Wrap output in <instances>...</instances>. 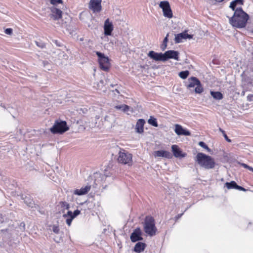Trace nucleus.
Returning a JSON list of instances; mask_svg holds the SVG:
<instances>
[{"instance_id":"obj_1","label":"nucleus","mask_w":253,"mask_h":253,"mask_svg":"<svg viewBox=\"0 0 253 253\" xmlns=\"http://www.w3.org/2000/svg\"><path fill=\"white\" fill-rule=\"evenodd\" d=\"M249 18L248 14L243 11L242 7H237L233 15L229 18V21L233 27L242 28L246 26Z\"/></svg>"},{"instance_id":"obj_2","label":"nucleus","mask_w":253,"mask_h":253,"mask_svg":"<svg viewBox=\"0 0 253 253\" xmlns=\"http://www.w3.org/2000/svg\"><path fill=\"white\" fill-rule=\"evenodd\" d=\"M195 161L202 167L206 169H212L215 167L214 159L211 156L203 153H198L196 157Z\"/></svg>"},{"instance_id":"obj_3","label":"nucleus","mask_w":253,"mask_h":253,"mask_svg":"<svg viewBox=\"0 0 253 253\" xmlns=\"http://www.w3.org/2000/svg\"><path fill=\"white\" fill-rule=\"evenodd\" d=\"M144 231L145 233L150 236L156 235L157 229L155 225L154 218L151 216H146L143 223Z\"/></svg>"},{"instance_id":"obj_4","label":"nucleus","mask_w":253,"mask_h":253,"mask_svg":"<svg viewBox=\"0 0 253 253\" xmlns=\"http://www.w3.org/2000/svg\"><path fill=\"white\" fill-rule=\"evenodd\" d=\"M69 129L66 121L57 120L55 121L53 126L50 128V130L53 134H63Z\"/></svg>"},{"instance_id":"obj_5","label":"nucleus","mask_w":253,"mask_h":253,"mask_svg":"<svg viewBox=\"0 0 253 253\" xmlns=\"http://www.w3.org/2000/svg\"><path fill=\"white\" fill-rule=\"evenodd\" d=\"M117 160L120 164L130 166L132 163V155L125 149L120 148Z\"/></svg>"},{"instance_id":"obj_6","label":"nucleus","mask_w":253,"mask_h":253,"mask_svg":"<svg viewBox=\"0 0 253 253\" xmlns=\"http://www.w3.org/2000/svg\"><path fill=\"white\" fill-rule=\"evenodd\" d=\"M189 84L186 85L187 88H192L196 86L195 92L196 93H201L203 91V87L202 84L196 77H192L188 79Z\"/></svg>"},{"instance_id":"obj_7","label":"nucleus","mask_w":253,"mask_h":253,"mask_svg":"<svg viewBox=\"0 0 253 253\" xmlns=\"http://www.w3.org/2000/svg\"><path fill=\"white\" fill-rule=\"evenodd\" d=\"M159 6L163 9V14L165 17L168 18H172V12L169 3L168 1H161Z\"/></svg>"},{"instance_id":"obj_8","label":"nucleus","mask_w":253,"mask_h":253,"mask_svg":"<svg viewBox=\"0 0 253 253\" xmlns=\"http://www.w3.org/2000/svg\"><path fill=\"white\" fill-rule=\"evenodd\" d=\"M102 0H90L89 8L93 13L99 12L102 9Z\"/></svg>"},{"instance_id":"obj_9","label":"nucleus","mask_w":253,"mask_h":253,"mask_svg":"<svg viewBox=\"0 0 253 253\" xmlns=\"http://www.w3.org/2000/svg\"><path fill=\"white\" fill-rule=\"evenodd\" d=\"M115 44L122 52H127L129 50L128 44L123 38L118 39L115 42Z\"/></svg>"},{"instance_id":"obj_10","label":"nucleus","mask_w":253,"mask_h":253,"mask_svg":"<svg viewBox=\"0 0 253 253\" xmlns=\"http://www.w3.org/2000/svg\"><path fill=\"white\" fill-rule=\"evenodd\" d=\"M165 61L169 59H173L174 60H179V52L177 51L169 50L164 53Z\"/></svg>"},{"instance_id":"obj_11","label":"nucleus","mask_w":253,"mask_h":253,"mask_svg":"<svg viewBox=\"0 0 253 253\" xmlns=\"http://www.w3.org/2000/svg\"><path fill=\"white\" fill-rule=\"evenodd\" d=\"M130 238L131 241L133 243L143 240L142 232L140 228H137L133 230L130 235Z\"/></svg>"},{"instance_id":"obj_12","label":"nucleus","mask_w":253,"mask_h":253,"mask_svg":"<svg viewBox=\"0 0 253 253\" xmlns=\"http://www.w3.org/2000/svg\"><path fill=\"white\" fill-rule=\"evenodd\" d=\"M193 38L192 35H189L187 33V31L175 35L174 42L176 43H180L182 42V40L184 39H191Z\"/></svg>"},{"instance_id":"obj_13","label":"nucleus","mask_w":253,"mask_h":253,"mask_svg":"<svg viewBox=\"0 0 253 253\" xmlns=\"http://www.w3.org/2000/svg\"><path fill=\"white\" fill-rule=\"evenodd\" d=\"M103 28L104 34L105 36L111 35L114 27L112 22H110L108 18L105 21Z\"/></svg>"},{"instance_id":"obj_14","label":"nucleus","mask_w":253,"mask_h":253,"mask_svg":"<svg viewBox=\"0 0 253 253\" xmlns=\"http://www.w3.org/2000/svg\"><path fill=\"white\" fill-rule=\"evenodd\" d=\"M174 132L178 135L189 136L190 132L186 129H184L181 125L175 124L174 125Z\"/></svg>"},{"instance_id":"obj_15","label":"nucleus","mask_w":253,"mask_h":253,"mask_svg":"<svg viewBox=\"0 0 253 253\" xmlns=\"http://www.w3.org/2000/svg\"><path fill=\"white\" fill-rule=\"evenodd\" d=\"M148 56L151 59L155 61H162L164 60V53H157L154 51H150L148 54Z\"/></svg>"},{"instance_id":"obj_16","label":"nucleus","mask_w":253,"mask_h":253,"mask_svg":"<svg viewBox=\"0 0 253 253\" xmlns=\"http://www.w3.org/2000/svg\"><path fill=\"white\" fill-rule=\"evenodd\" d=\"M100 68L104 71H108L110 68L109 59L108 57L100 59V60L98 61Z\"/></svg>"},{"instance_id":"obj_17","label":"nucleus","mask_w":253,"mask_h":253,"mask_svg":"<svg viewBox=\"0 0 253 253\" xmlns=\"http://www.w3.org/2000/svg\"><path fill=\"white\" fill-rule=\"evenodd\" d=\"M1 232L2 233L1 235L2 236L3 240L5 242L11 241V239H13L15 237L14 235V231L12 232V231H9V230L5 231L1 230Z\"/></svg>"},{"instance_id":"obj_18","label":"nucleus","mask_w":253,"mask_h":253,"mask_svg":"<svg viewBox=\"0 0 253 253\" xmlns=\"http://www.w3.org/2000/svg\"><path fill=\"white\" fill-rule=\"evenodd\" d=\"M154 155L155 157H163L168 159H171L172 157V154L169 152L165 150L155 151Z\"/></svg>"},{"instance_id":"obj_19","label":"nucleus","mask_w":253,"mask_h":253,"mask_svg":"<svg viewBox=\"0 0 253 253\" xmlns=\"http://www.w3.org/2000/svg\"><path fill=\"white\" fill-rule=\"evenodd\" d=\"M90 185H87L84 187H82L81 189H75L73 192V194L78 196L84 195L87 194L90 191Z\"/></svg>"},{"instance_id":"obj_20","label":"nucleus","mask_w":253,"mask_h":253,"mask_svg":"<svg viewBox=\"0 0 253 253\" xmlns=\"http://www.w3.org/2000/svg\"><path fill=\"white\" fill-rule=\"evenodd\" d=\"M172 152L174 156L176 158H183L185 154H183L178 146L176 145H173L171 146Z\"/></svg>"},{"instance_id":"obj_21","label":"nucleus","mask_w":253,"mask_h":253,"mask_svg":"<svg viewBox=\"0 0 253 253\" xmlns=\"http://www.w3.org/2000/svg\"><path fill=\"white\" fill-rule=\"evenodd\" d=\"M145 124V121L144 119H139L136 124L135 130L136 132L138 133H142L144 131V126Z\"/></svg>"},{"instance_id":"obj_22","label":"nucleus","mask_w":253,"mask_h":253,"mask_svg":"<svg viewBox=\"0 0 253 253\" xmlns=\"http://www.w3.org/2000/svg\"><path fill=\"white\" fill-rule=\"evenodd\" d=\"M52 14L51 17L53 18L54 20H57L60 19L62 17V11L57 8H52L51 9Z\"/></svg>"},{"instance_id":"obj_23","label":"nucleus","mask_w":253,"mask_h":253,"mask_svg":"<svg viewBox=\"0 0 253 253\" xmlns=\"http://www.w3.org/2000/svg\"><path fill=\"white\" fill-rule=\"evenodd\" d=\"M146 245L145 243L142 242L137 243L134 248V251L137 253H140L143 251Z\"/></svg>"},{"instance_id":"obj_24","label":"nucleus","mask_w":253,"mask_h":253,"mask_svg":"<svg viewBox=\"0 0 253 253\" xmlns=\"http://www.w3.org/2000/svg\"><path fill=\"white\" fill-rule=\"evenodd\" d=\"M1 180L3 182L4 188H7L8 189L12 190L14 187V184L10 183L9 179L6 177H2Z\"/></svg>"},{"instance_id":"obj_25","label":"nucleus","mask_w":253,"mask_h":253,"mask_svg":"<svg viewBox=\"0 0 253 253\" xmlns=\"http://www.w3.org/2000/svg\"><path fill=\"white\" fill-rule=\"evenodd\" d=\"M243 0H234L230 2L229 7L232 9V10L235 11L236 9V6L237 5H243Z\"/></svg>"},{"instance_id":"obj_26","label":"nucleus","mask_w":253,"mask_h":253,"mask_svg":"<svg viewBox=\"0 0 253 253\" xmlns=\"http://www.w3.org/2000/svg\"><path fill=\"white\" fill-rule=\"evenodd\" d=\"M211 95L212 97L216 100H221L223 98L222 94L219 91H211Z\"/></svg>"},{"instance_id":"obj_27","label":"nucleus","mask_w":253,"mask_h":253,"mask_svg":"<svg viewBox=\"0 0 253 253\" xmlns=\"http://www.w3.org/2000/svg\"><path fill=\"white\" fill-rule=\"evenodd\" d=\"M117 110H121L124 112H127L129 110V107L128 105L123 104L120 105H117L115 107Z\"/></svg>"},{"instance_id":"obj_28","label":"nucleus","mask_w":253,"mask_h":253,"mask_svg":"<svg viewBox=\"0 0 253 253\" xmlns=\"http://www.w3.org/2000/svg\"><path fill=\"white\" fill-rule=\"evenodd\" d=\"M237 184L236 182L234 181H231L230 182H226L225 183V186L228 189H235L236 188Z\"/></svg>"},{"instance_id":"obj_29","label":"nucleus","mask_w":253,"mask_h":253,"mask_svg":"<svg viewBox=\"0 0 253 253\" xmlns=\"http://www.w3.org/2000/svg\"><path fill=\"white\" fill-rule=\"evenodd\" d=\"M148 123L155 127H157L158 126L156 119L152 116L150 117V119L148 120Z\"/></svg>"},{"instance_id":"obj_30","label":"nucleus","mask_w":253,"mask_h":253,"mask_svg":"<svg viewBox=\"0 0 253 253\" xmlns=\"http://www.w3.org/2000/svg\"><path fill=\"white\" fill-rule=\"evenodd\" d=\"M59 204L63 211L65 210H69L70 208L69 204L65 201H61L59 203Z\"/></svg>"},{"instance_id":"obj_31","label":"nucleus","mask_w":253,"mask_h":253,"mask_svg":"<svg viewBox=\"0 0 253 253\" xmlns=\"http://www.w3.org/2000/svg\"><path fill=\"white\" fill-rule=\"evenodd\" d=\"M189 74V72L188 70L183 71L179 72V76L182 79L187 78Z\"/></svg>"},{"instance_id":"obj_32","label":"nucleus","mask_w":253,"mask_h":253,"mask_svg":"<svg viewBox=\"0 0 253 253\" xmlns=\"http://www.w3.org/2000/svg\"><path fill=\"white\" fill-rule=\"evenodd\" d=\"M168 37H169V34H168L166 36V37L165 38V39L163 40V44L161 45V49L162 50H165L167 46V42L168 41Z\"/></svg>"},{"instance_id":"obj_33","label":"nucleus","mask_w":253,"mask_h":253,"mask_svg":"<svg viewBox=\"0 0 253 253\" xmlns=\"http://www.w3.org/2000/svg\"><path fill=\"white\" fill-rule=\"evenodd\" d=\"M199 145L202 148L206 149L208 152H211V149L208 146V145L204 142L200 141L199 143Z\"/></svg>"},{"instance_id":"obj_34","label":"nucleus","mask_w":253,"mask_h":253,"mask_svg":"<svg viewBox=\"0 0 253 253\" xmlns=\"http://www.w3.org/2000/svg\"><path fill=\"white\" fill-rule=\"evenodd\" d=\"M22 199L24 200V202L29 207H32L33 205V201L30 200V199L26 197L25 199L22 198Z\"/></svg>"},{"instance_id":"obj_35","label":"nucleus","mask_w":253,"mask_h":253,"mask_svg":"<svg viewBox=\"0 0 253 253\" xmlns=\"http://www.w3.org/2000/svg\"><path fill=\"white\" fill-rule=\"evenodd\" d=\"M219 131L222 132V133L223 134V135L224 138L225 139V140L227 142H231V140L228 138V137L226 135V133H225L224 130H222L221 128H219Z\"/></svg>"},{"instance_id":"obj_36","label":"nucleus","mask_w":253,"mask_h":253,"mask_svg":"<svg viewBox=\"0 0 253 253\" xmlns=\"http://www.w3.org/2000/svg\"><path fill=\"white\" fill-rule=\"evenodd\" d=\"M35 43L38 46H39V47H40L41 48H43L45 47V43L41 41H40V42L36 41Z\"/></svg>"},{"instance_id":"obj_37","label":"nucleus","mask_w":253,"mask_h":253,"mask_svg":"<svg viewBox=\"0 0 253 253\" xmlns=\"http://www.w3.org/2000/svg\"><path fill=\"white\" fill-rule=\"evenodd\" d=\"M96 54L98 57V61L100 60V59H103V58H105L106 56L104 55V53H102L99 51L96 52Z\"/></svg>"},{"instance_id":"obj_38","label":"nucleus","mask_w":253,"mask_h":253,"mask_svg":"<svg viewBox=\"0 0 253 253\" xmlns=\"http://www.w3.org/2000/svg\"><path fill=\"white\" fill-rule=\"evenodd\" d=\"M4 33L7 35H11L13 33V30L12 28L5 29L4 30Z\"/></svg>"},{"instance_id":"obj_39","label":"nucleus","mask_w":253,"mask_h":253,"mask_svg":"<svg viewBox=\"0 0 253 253\" xmlns=\"http://www.w3.org/2000/svg\"><path fill=\"white\" fill-rule=\"evenodd\" d=\"M72 216H73V212H72V211H68V212H67V213L66 214H64L63 216L65 218H66V217H71Z\"/></svg>"},{"instance_id":"obj_40","label":"nucleus","mask_w":253,"mask_h":253,"mask_svg":"<svg viewBox=\"0 0 253 253\" xmlns=\"http://www.w3.org/2000/svg\"><path fill=\"white\" fill-rule=\"evenodd\" d=\"M52 230L55 233L58 234L60 230H59V228L58 226L53 225V228H52Z\"/></svg>"},{"instance_id":"obj_41","label":"nucleus","mask_w":253,"mask_h":253,"mask_svg":"<svg viewBox=\"0 0 253 253\" xmlns=\"http://www.w3.org/2000/svg\"><path fill=\"white\" fill-rule=\"evenodd\" d=\"M66 218H67V219L66 220V222L68 226H70L71 224L72 221L74 218H73V217H66Z\"/></svg>"},{"instance_id":"obj_42","label":"nucleus","mask_w":253,"mask_h":253,"mask_svg":"<svg viewBox=\"0 0 253 253\" xmlns=\"http://www.w3.org/2000/svg\"><path fill=\"white\" fill-rule=\"evenodd\" d=\"M50 1L51 3L54 5L62 3V0H50Z\"/></svg>"},{"instance_id":"obj_43","label":"nucleus","mask_w":253,"mask_h":253,"mask_svg":"<svg viewBox=\"0 0 253 253\" xmlns=\"http://www.w3.org/2000/svg\"><path fill=\"white\" fill-rule=\"evenodd\" d=\"M81 211H80L78 210H75L74 212H73V216H72V217H73V218H75L77 216H78L79 214H80Z\"/></svg>"},{"instance_id":"obj_44","label":"nucleus","mask_w":253,"mask_h":253,"mask_svg":"<svg viewBox=\"0 0 253 253\" xmlns=\"http://www.w3.org/2000/svg\"><path fill=\"white\" fill-rule=\"evenodd\" d=\"M19 228L20 229L21 231H24L25 229V223L22 222H21L20 224V225H19Z\"/></svg>"},{"instance_id":"obj_45","label":"nucleus","mask_w":253,"mask_h":253,"mask_svg":"<svg viewBox=\"0 0 253 253\" xmlns=\"http://www.w3.org/2000/svg\"><path fill=\"white\" fill-rule=\"evenodd\" d=\"M248 100L249 101H252L253 100V95H250L248 96Z\"/></svg>"},{"instance_id":"obj_46","label":"nucleus","mask_w":253,"mask_h":253,"mask_svg":"<svg viewBox=\"0 0 253 253\" xmlns=\"http://www.w3.org/2000/svg\"><path fill=\"white\" fill-rule=\"evenodd\" d=\"M242 166L244 168H246V169H248V168H249V166L248 165L246 164H244V163H243L242 164Z\"/></svg>"},{"instance_id":"obj_47","label":"nucleus","mask_w":253,"mask_h":253,"mask_svg":"<svg viewBox=\"0 0 253 253\" xmlns=\"http://www.w3.org/2000/svg\"><path fill=\"white\" fill-rule=\"evenodd\" d=\"M242 186H239L238 185H237V186H236V189H237V190H240L241 191V190L242 189Z\"/></svg>"},{"instance_id":"obj_48","label":"nucleus","mask_w":253,"mask_h":253,"mask_svg":"<svg viewBox=\"0 0 253 253\" xmlns=\"http://www.w3.org/2000/svg\"><path fill=\"white\" fill-rule=\"evenodd\" d=\"M53 42L55 43L57 46H60V44L58 43L57 40H53Z\"/></svg>"},{"instance_id":"obj_49","label":"nucleus","mask_w":253,"mask_h":253,"mask_svg":"<svg viewBox=\"0 0 253 253\" xmlns=\"http://www.w3.org/2000/svg\"><path fill=\"white\" fill-rule=\"evenodd\" d=\"M2 107H3L4 109H6V110H7L9 112H10V110L12 109V108H11V107H8L7 108H5V106H2Z\"/></svg>"},{"instance_id":"obj_50","label":"nucleus","mask_w":253,"mask_h":253,"mask_svg":"<svg viewBox=\"0 0 253 253\" xmlns=\"http://www.w3.org/2000/svg\"><path fill=\"white\" fill-rule=\"evenodd\" d=\"M183 213H181V214H178L176 217H175V218L176 219L179 218L182 215Z\"/></svg>"},{"instance_id":"obj_51","label":"nucleus","mask_w":253,"mask_h":253,"mask_svg":"<svg viewBox=\"0 0 253 253\" xmlns=\"http://www.w3.org/2000/svg\"><path fill=\"white\" fill-rule=\"evenodd\" d=\"M42 63L43 64L44 67H45V66L48 64V62L47 61H43Z\"/></svg>"},{"instance_id":"obj_52","label":"nucleus","mask_w":253,"mask_h":253,"mask_svg":"<svg viewBox=\"0 0 253 253\" xmlns=\"http://www.w3.org/2000/svg\"><path fill=\"white\" fill-rule=\"evenodd\" d=\"M248 169L253 171V168L250 167V166H249V168H248Z\"/></svg>"},{"instance_id":"obj_53","label":"nucleus","mask_w":253,"mask_h":253,"mask_svg":"<svg viewBox=\"0 0 253 253\" xmlns=\"http://www.w3.org/2000/svg\"><path fill=\"white\" fill-rule=\"evenodd\" d=\"M100 83L101 84H103V83H104L103 81L101 80V81H100Z\"/></svg>"},{"instance_id":"obj_54","label":"nucleus","mask_w":253,"mask_h":253,"mask_svg":"<svg viewBox=\"0 0 253 253\" xmlns=\"http://www.w3.org/2000/svg\"><path fill=\"white\" fill-rule=\"evenodd\" d=\"M241 191H246V189H245L244 187H242V189L241 190Z\"/></svg>"},{"instance_id":"obj_55","label":"nucleus","mask_w":253,"mask_h":253,"mask_svg":"<svg viewBox=\"0 0 253 253\" xmlns=\"http://www.w3.org/2000/svg\"><path fill=\"white\" fill-rule=\"evenodd\" d=\"M116 91H117L118 92H119V91L117 89H116Z\"/></svg>"}]
</instances>
